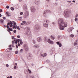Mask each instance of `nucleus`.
I'll list each match as a JSON object with an SVG mask.
<instances>
[{"label": "nucleus", "mask_w": 78, "mask_h": 78, "mask_svg": "<svg viewBox=\"0 0 78 78\" xmlns=\"http://www.w3.org/2000/svg\"><path fill=\"white\" fill-rule=\"evenodd\" d=\"M58 23L59 26V28L60 30H64L65 27L67 26V23L64 22V20L59 18L58 20Z\"/></svg>", "instance_id": "f257e3e1"}, {"label": "nucleus", "mask_w": 78, "mask_h": 78, "mask_svg": "<svg viewBox=\"0 0 78 78\" xmlns=\"http://www.w3.org/2000/svg\"><path fill=\"white\" fill-rule=\"evenodd\" d=\"M44 41L45 42H47V41L48 42V43H49V44H54L53 41H51V40H50V39L48 38L47 37H44Z\"/></svg>", "instance_id": "f03ea898"}, {"label": "nucleus", "mask_w": 78, "mask_h": 78, "mask_svg": "<svg viewBox=\"0 0 78 78\" xmlns=\"http://www.w3.org/2000/svg\"><path fill=\"white\" fill-rule=\"evenodd\" d=\"M34 30L36 32H38L40 30V27L39 25H36L35 26Z\"/></svg>", "instance_id": "7ed1b4c3"}, {"label": "nucleus", "mask_w": 78, "mask_h": 78, "mask_svg": "<svg viewBox=\"0 0 78 78\" xmlns=\"http://www.w3.org/2000/svg\"><path fill=\"white\" fill-rule=\"evenodd\" d=\"M12 22L11 21H10L9 23H7L6 27L8 28V29H9V26H8V25H9V27H10L11 28H12V27L13 26V25H12Z\"/></svg>", "instance_id": "20e7f679"}, {"label": "nucleus", "mask_w": 78, "mask_h": 78, "mask_svg": "<svg viewBox=\"0 0 78 78\" xmlns=\"http://www.w3.org/2000/svg\"><path fill=\"white\" fill-rule=\"evenodd\" d=\"M64 16L65 17H69V12L67 10H65V11Z\"/></svg>", "instance_id": "39448f33"}, {"label": "nucleus", "mask_w": 78, "mask_h": 78, "mask_svg": "<svg viewBox=\"0 0 78 78\" xmlns=\"http://www.w3.org/2000/svg\"><path fill=\"white\" fill-rule=\"evenodd\" d=\"M34 3H35L37 5H40L41 4V1L40 0H34Z\"/></svg>", "instance_id": "423d86ee"}, {"label": "nucleus", "mask_w": 78, "mask_h": 78, "mask_svg": "<svg viewBox=\"0 0 78 78\" xmlns=\"http://www.w3.org/2000/svg\"><path fill=\"white\" fill-rule=\"evenodd\" d=\"M29 16V12H28L26 11L24 15V18H27Z\"/></svg>", "instance_id": "0eeeda50"}, {"label": "nucleus", "mask_w": 78, "mask_h": 78, "mask_svg": "<svg viewBox=\"0 0 78 78\" xmlns=\"http://www.w3.org/2000/svg\"><path fill=\"white\" fill-rule=\"evenodd\" d=\"M30 10L31 12H34L36 11V9H35V7L33 6L31 7Z\"/></svg>", "instance_id": "6e6552de"}, {"label": "nucleus", "mask_w": 78, "mask_h": 78, "mask_svg": "<svg viewBox=\"0 0 78 78\" xmlns=\"http://www.w3.org/2000/svg\"><path fill=\"white\" fill-rule=\"evenodd\" d=\"M20 39H17L16 38V40L15 41V44H17L18 43H19L20 42Z\"/></svg>", "instance_id": "1a4fd4ad"}, {"label": "nucleus", "mask_w": 78, "mask_h": 78, "mask_svg": "<svg viewBox=\"0 0 78 78\" xmlns=\"http://www.w3.org/2000/svg\"><path fill=\"white\" fill-rule=\"evenodd\" d=\"M46 12H50V11L49 10H47L46 11H45L43 13V15L44 16H45V14H46Z\"/></svg>", "instance_id": "9d476101"}, {"label": "nucleus", "mask_w": 78, "mask_h": 78, "mask_svg": "<svg viewBox=\"0 0 78 78\" xmlns=\"http://www.w3.org/2000/svg\"><path fill=\"white\" fill-rule=\"evenodd\" d=\"M12 22L13 23V29H14V28H15V25H16L17 24V23H16L14 21H13Z\"/></svg>", "instance_id": "9b49d317"}, {"label": "nucleus", "mask_w": 78, "mask_h": 78, "mask_svg": "<svg viewBox=\"0 0 78 78\" xmlns=\"http://www.w3.org/2000/svg\"><path fill=\"white\" fill-rule=\"evenodd\" d=\"M6 16L8 17H9V16H11V14L9 13V12H6Z\"/></svg>", "instance_id": "f8f14e48"}, {"label": "nucleus", "mask_w": 78, "mask_h": 78, "mask_svg": "<svg viewBox=\"0 0 78 78\" xmlns=\"http://www.w3.org/2000/svg\"><path fill=\"white\" fill-rule=\"evenodd\" d=\"M37 40L39 42H41L42 41V39H41V38L40 37H39L37 38Z\"/></svg>", "instance_id": "ddd939ff"}, {"label": "nucleus", "mask_w": 78, "mask_h": 78, "mask_svg": "<svg viewBox=\"0 0 78 78\" xmlns=\"http://www.w3.org/2000/svg\"><path fill=\"white\" fill-rule=\"evenodd\" d=\"M34 48H39V45L35 44L34 46Z\"/></svg>", "instance_id": "4468645a"}, {"label": "nucleus", "mask_w": 78, "mask_h": 78, "mask_svg": "<svg viewBox=\"0 0 78 78\" xmlns=\"http://www.w3.org/2000/svg\"><path fill=\"white\" fill-rule=\"evenodd\" d=\"M23 9H24V10H26V9H27V5H24Z\"/></svg>", "instance_id": "2eb2a0df"}, {"label": "nucleus", "mask_w": 78, "mask_h": 78, "mask_svg": "<svg viewBox=\"0 0 78 78\" xmlns=\"http://www.w3.org/2000/svg\"><path fill=\"white\" fill-rule=\"evenodd\" d=\"M72 31V28H70L69 29H68V31L69 33H70Z\"/></svg>", "instance_id": "dca6fc26"}, {"label": "nucleus", "mask_w": 78, "mask_h": 78, "mask_svg": "<svg viewBox=\"0 0 78 78\" xmlns=\"http://www.w3.org/2000/svg\"><path fill=\"white\" fill-rule=\"evenodd\" d=\"M24 49L26 51H27L28 50V47L27 46L24 47Z\"/></svg>", "instance_id": "f3484780"}, {"label": "nucleus", "mask_w": 78, "mask_h": 78, "mask_svg": "<svg viewBox=\"0 0 78 78\" xmlns=\"http://www.w3.org/2000/svg\"><path fill=\"white\" fill-rule=\"evenodd\" d=\"M43 26L44 27H48V24H46L45 23H43Z\"/></svg>", "instance_id": "a211bd4d"}, {"label": "nucleus", "mask_w": 78, "mask_h": 78, "mask_svg": "<svg viewBox=\"0 0 78 78\" xmlns=\"http://www.w3.org/2000/svg\"><path fill=\"white\" fill-rule=\"evenodd\" d=\"M7 31H13V30H12V28H11L10 27L9 28V29H7Z\"/></svg>", "instance_id": "6ab92c4d"}, {"label": "nucleus", "mask_w": 78, "mask_h": 78, "mask_svg": "<svg viewBox=\"0 0 78 78\" xmlns=\"http://www.w3.org/2000/svg\"><path fill=\"white\" fill-rule=\"evenodd\" d=\"M0 22L2 23H3L4 22V20H3V19H1L0 20Z\"/></svg>", "instance_id": "aec40b11"}, {"label": "nucleus", "mask_w": 78, "mask_h": 78, "mask_svg": "<svg viewBox=\"0 0 78 78\" xmlns=\"http://www.w3.org/2000/svg\"><path fill=\"white\" fill-rule=\"evenodd\" d=\"M12 39H14V41H16V38H14V36H12Z\"/></svg>", "instance_id": "412c9836"}, {"label": "nucleus", "mask_w": 78, "mask_h": 78, "mask_svg": "<svg viewBox=\"0 0 78 78\" xmlns=\"http://www.w3.org/2000/svg\"><path fill=\"white\" fill-rule=\"evenodd\" d=\"M51 39H53V40H54V39H55V37H54L53 36H52V35H51Z\"/></svg>", "instance_id": "4be33fe9"}, {"label": "nucleus", "mask_w": 78, "mask_h": 78, "mask_svg": "<svg viewBox=\"0 0 78 78\" xmlns=\"http://www.w3.org/2000/svg\"><path fill=\"white\" fill-rule=\"evenodd\" d=\"M33 42L34 44H36V42L34 40H33Z\"/></svg>", "instance_id": "5701e85b"}, {"label": "nucleus", "mask_w": 78, "mask_h": 78, "mask_svg": "<svg viewBox=\"0 0 78 78\" xmlns=\"http://www.w3.org/2000/svg\"><path fill=\"white\" fill-rule=\"evenodd\" d=\"M51 55L53 54V51L52 50H51L49 52Z\"/></svg>", "instance_id": "b1692460"}, {"label": "nucleus", "mask_w": 78, "mask_h": 78, "mask_svg": "<svg viewBox=\"0 0 78 78\" xmlns=\"http://www.w3.org/2000/svg\"><path fill=\"white\" fill-rule=\"evenodd\" d=\"M10 9L12 11H13L14 10V7H11L10 8Z\"/></svg>", "instance_id": "393cba45"}, {"label": "nucleus", "mask_w": 78, "mask_h": 78, "mask_svg": "<svg viewBox=\"0 0 78 78\" xmlns=\"http://www.w3.org/2000/svg\"><path fill=\"white\" fill-rule=\"evenodd\" d=\"M26 29L27 30H30V27H26Z\"/></svg>", "instance_id": "a878e982"}, {"label": "nucleus", "mask_w": 78, "mask_h": 78, "mask_svg": "<svg viewBox=\"0 0 78 78\" xmlns=\"http://www.w3.org/2000/svg\"><path fill=\"white\" fill-rule=\"evenodd\" d=\"M56 44L57 45H59V44H60V41H57L56 42Z\"/></svg>", "instance_id": "bb28decb"}, {"label": "nucleus", "mask_w": 78, "mask_h": 78, "mask_svg": "<svg viewBox=\"0 0 78 78\" xmlns=\"http://www.w3.org/2000/svg\"><path fill=\"white\" fill-rule=\"evenodd\" d=\"M46 62H48V63L49 64L50 63V60H47L46 61Z\"/></svg>", "instance_id": "cd10ccee"}, {"label": "nucleus", "mask_w": 78, "mask_h": 78, "mask_svg": "<svg viewBox=\"0 0 78 78\" xmlns=\"http://www.w3.org/2000/svg\"><path fill=\"white\" fill-rule=\"evenodd\" d=\"M20 44H21V45H22V44H23V42H22V40H20Z\"/></svg>", "instance_id": "c85d7f7f"}, {"label": "nucleus", "mask_w": 78, "mask_h": 78, "mask_svg": "<svg viewBox=\"0 0 78 78\" xmlns=\"http://www.w3.org/2000/svg\"><path fill=\"white\" fill-rule=\"evenodd\" d=\"M28 71L30 73H31V70H30L29 69H28Z\"/></svg>", "instance_id": "c756f323"}, {"label": "nucleus", "mask_w": 78, "mask_h": 78, "mask_svg": "<svg viewBox=\"0 0 78 78\" xmlns=\"http://www.w3.org/2000/svg\"><path fill=\"white\" fill-rule=\"evenodd\" d=\"M58 45L59 47H62V44H61V43H60V44H58Z\"/></svg>", "instance_id": "7c9ffc66"}, {"label": "nucleus", "mask_w": 78, "mask_h": 78, "mask_svg": "<svg viewBox=\"0 0 78 78\" xmlns=\"http://www.w3.org/2000/svg\"><path fill=\"white\" fill-rule=\"evenodd\" d=\"M70 37H74V35H73V34H71L70 35Z\"/></svg>", "instance_id": "2f4dec72"}, {"label": "nucleus", "mask_w": 78, "mask_h": 78, "mask_svg": "<svg viewBox=\"0 0 78 78\" xmlns=\"http://www.w3.org/2000/svg\"><path fill=\"white\" fill-rule=\"evenodd\" d=\"M44 57H45V56H47V53H44Z\"/></svg>", "instance_id": "473e14b6"}, {"label": "nucleus", "mask_w": 78, "mask_h": 78, "mask_svg": "<svg viewBox=\"0 0 78 78\" xmlns=\"http://www.w3.org/2000/svg\"><path fill=\"white\" fill-rule=\"evenodd\" d=\"M74 46H75V45H77V43L76 42H74Z\"/></svg>", "instance_id": "72a5a7b5"}, {"label": "nucleus", "mask_w": 78, "mask_h": 78, "mask_svg": "<svg viewBox=\"0 0 78 78\" xmlns=\"http://www.w3.org/2000/svg\"><path fill=\"white\" fill-rule=\"evenodd\" d=\"M30 23H31V22L29 21L27 23V24L28 25L29 24H30Z\"/></svg>", "instance_id": "f704fd0d"}, {"label": "nucleus", "mask_w": 78, "mask_h": 78, "mask_svg": "<svg viewBox=\"0 0 78 78\" xmlns=\"http://www.w3.org/2000/svg\"><path fill=\"white\" fill-rule=\"evenodd\" d=\"M46 22L47 23H49V21H48V20H46Z\"/></svg>", "instance_id": "c9c22d12"}, {"label": "nucleus", "mask_w": 78, "mask_h": 78, "mask_svg": "<svg viewBox=\"0 0 78 78\" xmlns=\"http://www.w3.org/2000/svg\"><path fill=\"white\" fill-rule=\"evenodd\" d=\"M17 25H15L14 28H15V29H16L17 28Z\"/></svg>", "instance_id": "e433bc0d"}, {"label": "nucleus", "mask_w": 78, "mask_h": 78, "mask_svg": "<svg viewBox=\"0 0 78 78\" xmlns=\"http://www.w3.org/2000/svg\"><path fill=\"white\" fill-rule=\"evenodd\" d=\"M20 52H21V53H22V52H23V49H21V50H20Z\"/></svg>", "instance_id": "4c0bfd02"}, {"label": "nucleus", "mask_w": 78, "mask_h": 78, "mask_svg": "<svg viewBox=\"0 0 78 78\" xmlns=\"http://www.w3.org/2000/svg\"><path fill=\"white\" fill-rule=\"evenodd\" d=\"M23 23H26V21H23Z\"/></svg>", "instance_id": "58836bf2"}, {"label": "nucleus", "mask_w": 78, "mask_h": 78, "mask_svg": "<svg viewBox=\"0 0 78 78\" xmlns=\"http://www.w3.org/2000/svg\"><path fill=\"white\" fill-rule=\"evenodd\" d=\"M12 47H14V43L12 44Z\"/></svg>", "instance_id": "ea45409f"}, {"label": "nucleus", "mask_w": 78, "mask_h": 78, "mask_svg": "<svg viewBox=\"0 0 78 78\" xmlns=\"http://www.w3.org/2000/svg\"><path fill=\"white\" fill-rule=\"evenodd\" d=\"M40 55L41 56H43V57H44V55L43 54H40Z\"/></svg>", "instance_id": "a19ab883"}, {"label": "nucleus", "mask_w": 78, "mask_h": 78, "mask_svg": "<svg viewBox=\"0 0 78 78\" xmlns=\"http://www.w3.org/2000/svg\"><path fill=\"white\" fill-rule=\"evenodd\" d=\"M20 15H23V12H20Z\"/></svg>", "instance_id": "79ce46f5"}, {"label": "nucleus", "mask_w": 78, "mask_h": 78, "mask_svg": "<svg viewBox=\"0 0 78 78\" xmlns=\"http://www.w3.org/2000/svg\"><path fill=\"white\" fill-rule=\"evenodd\" d=\"M17 29L19 30H20V28H19V26H18L17 27Z\"/></svg>", "instance_id": "37998d69"}, {"label": "nucleus", "mask_w": 78, "mask_h": 78, "mask_svg": "<svg viewBox=\"0 0 78 78\" xmlns=\"http://www.w3.org/2000/svg\"><path fill=\"white\" fill-rule=\"evenodd\" d=\"M17 69V67L16 66H15L14 67V69Z\"/></svg>", "instance_id": "c03bdc74"}, {"label": "nucleus", "mask_w": 78, "mask_h": 78, "mask_svg": "<svg viewBox=\"0 0 78 78\" xmlns=\"http://www.w3.org/2000/svg\"><path fill=\"white\" fill-rule=\"evenodd\" d=\"M9 6L8 5H7L6 7V8H7V9H9Z\"/></svg>", "instance_id": "a18cd8bd"}, {"label": "nucleus", "mask_w": 78, "mask_h": 78, "mask_svg": "<svg viewBox=\"0 0 78 78\" xmlns=\"http://www.w3.org/2000/svg\"><path fill=\"white\" fill-rule=\"evenodd\" d=\"M19 18H20V19L19 20H21L22 18V17H20Z\"/></svg>", "instance_id": "49530a36"}, {"label": "nucleus", "mask_w": 78, "mask_h": 78, "mask_svg": "<svg viewBox=\"0 0 78 78\" xmlns=\"http://www.w3.org/2000/svg\"><path fill=\"white\" fill-rule=\"evenodd\" d=\"M6 67H9V65H8V64H6Z\"/></svg>", "instance_id": "de8ad7c7"}, {"label": "nucleus", "mask_w": 78, "mask_h": 78, "mask_svg": "<svg viewBox=\"0 0 78 78\" xmlns=\"http://www.w3.org/2000/svg\"><path fill=\"white\" fill-rule=\"evenodd\" d=\"M13 33H16V30H13Z\"/></svg>", "instance_id": "09e8293b"}, {"label": "nucleus", "mask_w": 78, "mask_h": 78, "mask_svg": "<svg viewBox=\"0 0 78 78\" xmlns=\"http://www.w3.org/2000/svg\"><path fill=\"white\" fill-rule=\"evenodd\" d=\"M17 53H18V51H15V54H17Z\"/></svg>", "instance_id": "8fccbe9b"}, {"label": "nucleus", "mask_w": 78, "mask_h": 78, "mask_svg": "<svg viewBox=\"0 0 78 78\" xmlns=\"http://www.w3.org/2000/svg\"><path fill=\"white\" fill-rule=\"evenodd\" d=\"M17 37H18V38H20V35H18L17 36Z\"/></svg>", "instance_id": "3c124183"}, {"label": "nucleus", "mask_w": 78, "mask_h": 78, "mask_svg": "<svg viewBox=\"0 0 78 78\" xmlns=\"http://www.w3.org/2000/svg\"><path fill=\"white\" fill-rule=\"evenodd\" d=\"M8 31V32H9V33L10 34H11V32H10V31Z\"/></svg>", "instance_id": "603ef678"}, {"label": "nucleus", "mask_w": 78, "mask_h": 78, "mask_svg": "<svg viewBox=\"0 0 78 78\" xmlns=\"http://www.w3.org/2000/svg\"><path fill=\"white\" fill-rule=\"evenodd\" d=\"M78 18H75V21H76V20H78Z\"/></svg>", "instance_id": "864d4df0"}, {"label": "nucleus", "mask_w": 78, "mask_h": 78, "mask_svg": "<svg viewBox=\"0 0 78 78\" xmlns=\"http://www.w3.org/2000/svg\"><path fill=\"white\" fill-rule=\"evenodd\" d=\"M18 46H19V47H20V43H18Z\"/></svg>", "instance_id": "5fc2aeb1"}, {"label": "nucleus", "mask_w": 78, "mask_h": 78, "mask_svg": "<svg viewBox=\"0 0 78 78\" xmlns=\"http://www.w3.org/2000/svg\"><path fill=\"white\" fill-rule=\"evenodd\" d=\"M61 36H58V39H59V38H60Z\"/></svg>", "instance_id": "6e6d98bb"}, {"label": "nucleus", "mask_w": 78, "mask_h": 78, "mask_svg": "<svg viewBox=\"0 0 78 78\" xmlns=\"http://www.w3.org/2000/svg\"><path fill=\"white\" fill-rule=\"evenodd\" d=\"M3 19L4 20H5L6 19V17H3Z\"/></svg>", "instance_id": "4d7b16f0"}, {"label": "nucleus", "mask_w": 78, "mask_h": 78, "mask_svg": "<svg viewBox=\"0 0 78 78\" xmlns=\"http://www.w3.org/2000/svg\"><path fill=\"white\" fill-rule=\"evenodd\" d=\"M31 78H34V76H31Z\"/></svg>", "instance_id": "13d9d810"}, {"label": "nucleus", "mask_w": 78, "mask_h": 78, "mask_svg": "<svg viewBox=\"0 0 78 78\" xmlns=\"http://www.w3.org/2000/svg\"><path fill=\"white\" fill-rule=\"evenodd\" d=\"M14 42H15V41H14V40L13 41H12V44H14Z\"/></svg>", "instance_id": "bf43d9fd"}, {"label": "nucleus", "mask_w": 78, "mask_h": 78, "mask_svg": "<svg viewBox=\"0 0 78 78\" xmlns=\"http://www.w3.org/2000/svg\"><path fill=\"white\" fill-rule=\"evenodd\" d=\"M2 12V9H0V12Z\"/></svg>", "instance_id": "052dcab7"}, {"label": "nucleus", "mask_w": 78, "mask_h": 78, "mask_svg": "<svg viewBox=\"0 0 78 78\" xmlns=\"http://www.w3.org/2000/svg\"><path fill=\"white\" fill-rule=\"evenodd\" d=\"M7 58H9V55H7Z\"/></svg>", "instance_id": "680f3d73"}, {"label": "nucleus", "mask_w": 78, "mask_h": 78, "mask_svg": "<svg viewBox=\"0 0 78 78\" xmlns=\"http://www.w3.org/2000/svg\"><path fill=\"white\" fill-rule=\"evenodd\" d=\"M67 2H68V3H71V2H72L70 1H67Z\"/></svg>", "instance_id": "e2e57ef3"}, {"label": "nucleus", "mask_w": 78, "mask_h": 78, "mask_svg": "<svg viewBox=\"0 0 78 78\" xmlns=\"http://www.w3.org/2000/svg\"><path fill=\"white\" fill-rule=\"evenodd\" d=\"M16 48H18V45H17V44L16 45Z\"/></svg>", "instance_id": "0e129e2a"}, {"label": "nucleus", "mask_w": 78, "mask_h": 78, "mask_svg": "<svg viewBox=\"0 0 78 78\" xmlns=\"http://www.w3.org/2000/svg\"><path fill=\"white\" fill-rule=\"evenodd\" d=\"M76 17H78V14H76Z\"/></svg>", "instance_id": "69168bd1"}, {"label": "nucleus", "mask_w": 78, "mask_h": 78, "mask_svg": "<svg viewBox=\"0 0 78 78\" xmlns=\"http://www.w3.org/2000/svg\"><path fill=\"white\" fill-rule=\"evenodd\" d=\"M21 25H24L23 23H21Z\"/></svg>", "instance_id": "338daca9"}, {"label": "nucleus", "mask_w": 78, "mask_h": 78, "mask_svg": "<svg viewBox=\"0 0 78 78\" xmlns=\"http://www.w3.org/2000/svg\"><path fill=\"white\" fill-rule=\"evenodd\" d=\"M12 76H10V77H9V78H12Z\"/></svg>", "instance_id": "774afa93"}]
</instances>
